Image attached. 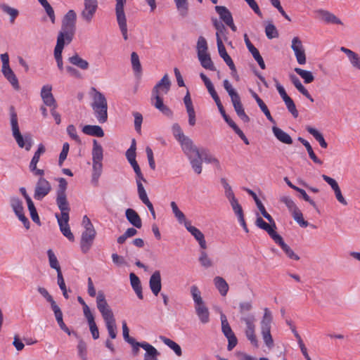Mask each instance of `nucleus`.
<instances>
[{
  "instance_id": "nucleus-1",
  "label": "nucleus",
  "mask_w": 360,
  "mask_h": 360,
  "mask_svg": "<svg viewBox=\"0 0 360 360\" xmlns=\"http://www.w3.org/2000/svg\"><path fill=\"white\" fill-rule=\"evenodd\" d=\"M170 86L171 82L169 76L165 74L153 87L150 98L152 105L167 116H171L172 112L163 103L162 96L169 92Z\"/></svg>"
},
{
  "instance_id": "nucleus-2",
  "label": "nucleus",
  "mask_w": 360,
  "mask_h": 360,
  "mask_svg": "<svg viewBox=\"0 0 360 360\" xmlns=\"http://www.w3.org/2000/svg\"><path fill=\"white\" fill-rule=\"evenodd\" d=\"M77 14L75 11L70 10L65 15L61 25V30L57 37L56 45L69 44L72 41L76 32Z\"/></svg>"
},
{
  "instance_id": "nucleus-3",
  "label": "nucleus",
  "mask_w": 360,
  "mask_h": 360,
  "mask_svg": "<svg viewBox=\"0 0 360 360\" xmlns=\"http://www.w3.org/2000/svg\"><path fill=\"white\" fill-rule=\"evenodd\" d=\"M92 103L91 106L94 114L101 124H103L108 120V103L105 96L101 92L97 91L96 88L91 89Z\"/></svg>"
},
{
  "instance_id": "nucleus-4",
  "label": "nucleus",
  "mask_w": 360,
  "mask_h": 360,
  "mask_svg": "<svg viewBox=\"0 0 360 360\" xmlns=\"http://www.w3.org/2000/svg\"><path fill=\"white\" fill-rule=\"evenodd\" d=\"M223 86L231 98V103L237 115L244 122L250 121L249 117L246 115L242 105L240 97L236 89L233 87L228 79H224Z\"/></svg>"
},
{
  "instance_id": "nucleus-5",
  "label": "nucleus",
  "mask_w": 360,
  "mask_h": 360,
  "mask_svg": "<svg viewBox=\"0 0 360 360\" xmlns=\"http://www.w3.org/2000/svg\"><path fill=\"white\" fill-rule=\"evenodd\" d=\"M11 124L13 132V136L15 139L18 146L21 148H25L29 151L33 144V141L30 135L22 136L19 129L18 117L14 110L11 112Z\"/></svg>"
},
{
  "instance_id": "nucleus-6",
  "label": "nucleus",
  "mask_w": 360,
  "mask_h": 360,
  "mask_svg": "<svg viewBox=\"0 0 360 360\" xmlns=\"http://www.w3.org/2000/svg\"><path fill=\"white\" fill-rule=\"evenodd\" d=\"M273 321V316L268 308L264 309V315L260 321L261 333L264 342L269 349L274 347V340L271 335V327Z\"/></svg>"
},
{
  "instance_id": "nucleus-7",
  "label": "nucleus",
  "mask_w": 360,
  "mask_h": 360,
  "mask_svg": "<svg viewBox=\"0 0 360 360\" xmlns=\"http://www.w3.org/2000/svg\"><path fill=\"white\" fill-rule=\"evenodd\" d=\"M115 12L117 20L124 40L128 39L127 19L124 11V6L126 0H115Z\"/></svg>"
},
{
  "instance_id": "nucleus-8",
  "label": "nucleus",
  "mask_w": 360,
  "mask_h": 360,
  "mask_svg": "<svg viewBox=\"0 0 360 360\" xmlns=\"http://www.w3.org/2000/svg\"><path fill=\"white\" fill-rule=\"evenodd\" d=\"M98 7L97 0H84V7L80 13V17L86 23H91Z\"/></svg>"
},
{
  "instance_id": "nucleus-9",
  "label": "nucleus",
  "mask_w": 360,
  "mask_h": 360,
  "mask_svg": "<svg viewBox=\"0 0 360 360\" xmlns=\"http://www.w3.org/2000/svg\"><path fill=\"white\" fill-rule=\"evenodd\" d=\"M220 319L221 322V331L228 339L229 342L227 349L229 351H231L237 345V338L234 335L225 314H221Z\"/></svg>"
},
{
  "instance_id": "nucleus-10",
  "label": "nucleus",
  "mask_w": 360,
  "mask_h": 360,
  "mask_svg": "<svg viewBox=\"0 0 360 360\" xmlns=\"http://www.w3.org/2000/svg\"><path fill=\"white\" fill-rule=\"evenodd\" d=\"M96 307L103 319L114 316L113 312L108 304L103 291H98L96 295Z\"/></svg>"
},
{
  "instance_id": "nucleus-11",
  "label": "nucleus",
  "mask_w": 360,
  "mask_h": 360,
  "mask_svg": "<svg viewBox=\"0 0 360 360\" xmlns=\"http://www.w3.org/2000/svg\"><path fill=\"white\" fill-rule=\"evenodd\" d=\"M51 191V185L46 179L40 177L34 187V198L37 200H41Z\"/></svg>"
},
{
  "instance_id": "nucleus-12",
  "label": "nucleus",
  "mask_w": 360,
  "mask_h": 360,
  "mask_svg": "<svg viewBox=\"0 0 360 360\" xmlns=\"http://www.w3.org/2000/svg\"><path fill=\"white\" fill-rule=\"evenodd\" d=\"M316 19L328 24L342 25V22L333 13L324 9H316L314 11Z\"/></svg>"
},
{
  "instance_id": "nucleus-13",
  "label": "nucleus",
  "mask_w": 360,
  "mask_h": 360,
  "mask_svg": "<svg viewBox=\"0 0 360 360\" xmlns=\"http://www.w3.org/2000/svg\"><path fill=\"white\" fill-rule=\"evenodd\" d=\"M291 49L293 50L297 61L300 65L306 63V55L302 41L295 37L292 40Z\"/></svg>"
},
{
  "instance_id": "nucleus-14",
  "label": "nucleus",
  "mask_w": 360,
  "mask_h": 360,
  "mask_svg": "<svg viewBox=\"0 0 360 360\" xmlns=\"http://www.w3.org/2000/svg\"><path fill=\"white\" fill-rule=\"evenodd\" d=\"M96 235L95 229L84 230L82 233L80 247L82 252L86 253L91 248Z\"/></svg>"
},
{
  "instance_id": "nucleus-15",
  "label": "nucleus",
  "mask_w": 360,
  "mask_h": 360,
  "mask_svg": "<svg viewBox=\"0 0 360 360\" xmlns=\"http://www.w3.org/2000/svg\"><path fill=\"white\" fill-rule=\"evenodd\" d=\"M56 202L60 211L59 218H63L64 219L69 218L70 206L68 200L67 195H56Z\"/></svg>"
},
{
  "instance_id": "nucleus-16",
  "label": "nucleus",
  "mask_w": 360,
  "mask_h": 360,
  "mask_svg": "<svg viewBox=\"0 0 360 360\" xmlns=\"http://www.w3.org/2000/svg\"><path fill=\"white\" fill-rule=\"evenodd\" d=\"M52 86L50 84H46L42 86L41 90V97L44 103L51 108H56L57 103L56 99L53 97V94L51 93Z\"/></svg>"
},
{
  "instance_id": "nucleus-17",
  "label": "nucleus",
  "mask_w": 360,
  "mask_h": 360,
  "mask_svg": "<svg viewBox=\"0 0 360 360\" xmlns=\"http://www.w3.org/2000/svg\"><path fill=\"white\" fill-rule=\"evenodd\" d=\"M181 148L187 157L195 155V157H200V150L194 145L193 141L188 136L179 141Z\"/></svg>"
},
{
  "instance_id": "nucleus-18",
  "label": "nucleus",
  "mask_w": 360,
  "mask_h": 360,
  "mask_svg": "<svg viewBox=\"0 0 360 360\" xmlns=\"http://www.w3.org/2000/svg\"><path fill=\"white\" fill-rule=\"evenodd\" d=\"M186 230L195 238V239L198 242L200 247L202 250H205L207 248V243L205 239L204 234L201 232L200 229L191 225V222H185V226Z\"/></svg>"
},
{
  "instance_id": "nucleus-19",
  "label": "nucleus",
  "mask_w": 360,
  "mask_h": 360,
  "mask_svg": "<svg viewBox=\"0 0 360 360\" xmlns=\"http://www.w3.org/2000/svg\"><path fill=\"white\" fill-rule=\"evenodd\" d=\"M216 37H217V48H218V51H219V56L224 59V62L229 67L231 70H233L236 73L235 65H234L231 58L227 53L225 46L223 44V42L220 38V36H219L218 32L216 33Z\"/></svg>"
},
{
  "instance_id": "nucleus-20",
  "label": "nucleus",
  "mask_w": 360,
  "mask_h": 360,
  "mask_svg": "<svg viewBox=\"0 0 360 360\" xmlns=\"http://www.w3.org/2000/svg\"><path fill=\"white\" fill-rule=\"evenodd\" d=\"M255 224L259 229L266 231L273 240L276 239V237L279 236L276 231V226L274 221L272 223L267 224L261 217H258L256 219Z\"/></svg>"
},
{
  "instance_id": "nucleus-21",
  "label": "nucleus",
  "mask_w": 360,
  "mask_h": 360,
  "mask_svg": "<svg viewBox=\"0 0 360 360\" xmlns=\"http://www.w3.org/2000/svg\"><path fill=\"white\" fill-rule=\"evenodd\" d=\"M149 286L151 292L157 296L162 289L161 283V274L160 271L157 270L153 272L149 279Z\"/></svg>"
},
{
  "instance_id": "nucleus-22",
  "label": "nucleus",
  "mask_w": 360,
  "mask_h": 360,
  "mask_svg": "<svg viewBox=\"0 0 360 360\" xmlns=\"http://www.w3.org/2000/svg\"><path fill=\"white\" fill-rule=\"evenodd\" d=\"M55 217L57 219L60 230L63 235L65 236L69 240L74 241L75 237L72 233L71 232L70 226L68 224L70 217L67 218V219H64L63 218H59V214L58 213L55 214Z\"/></svg>"
},
{
  "instance_id": "nucleus-23",
  "label": "nucleus",
  "mask_w": 360,
  "mask_h": 360,
  "mask_svg": "<svg viewBox=\"0 0 360 360\" xmlns=\"http://www.w3.org/2000/svg\"><path fill=\"white\" fill-rule=\"evenodd\" d=\"M274 241L281 247L288 257L295 261H298L300 259V257L284 242L283 238L280 235L278 237H276V239Z\"/></svg>"
},
{
  "instance_id": "nucleus-24",
  "label": "nucleus",
  "mask_w": 360,
  "mask_h": 360,
  "mask_svg": "<svg viewBox=\"0 0 360 360\" xmlns=\"http://www.w3.org/2000/svg\"><path fill=\"white\" fill-rule=\"evenodd\" d=\"M1 72L4 77L11 84L13 89L18 91L20 90V87L18 83V79L11 67L1 68Z\"/></svg>"
},
{
  "instance_id": "nucleus-25",
  "label": "nucleus",
  "mask_w": 360,
  "mask_h": 360,
  "mask_svg": "<svg viewBox=\"0 0 360 360\" xmlns=\"http://www.w3.org/2000/svg\"><path fill=\"white\" fill-rule=\"evenodd\" d=\"M125 215L128 221L137 229H140L142 226V221L140 216L133 209L128 208L126 210Z\"/></svg>"
},
{
  "instance_id": "nucleus-26",
  "label": "nucleus",
  "mask_w": 360,
  "mask_h": 360,
  "mask_svg": "<svg viewBox=\"0 0 360 360\" xmlns=\"http://www.w3.org/2000/svg\"><path fill=\"white\" fill-rule=\"evenodd\" d=\"M195 310L202 323L205 324L210 321V311L205 304L195 306Z\"/></svg>"
},
{
  "instance_id": "nucleus-27",
  "label": "nucleus",
  "mask_w": 360,
  "mask_h": 360,
  "mask_svg": "<svg viewBox=\"0 0 360 360\" xmlns=\"http://www.w3.org/2000/svg\"><path fill=\"white\" fill-rule=\"evenodd\" d=\"M272 131L279 141L285 144H291L292 143V139L290 136L276 126L272 127Z\"/></svg>"
},
{
  "instance_id": "nucleus-28",
  "label": "nucleus",
  "mask_w": 360,
  "mask_h": 360,
  "mask_svg": "<svg viewBox=\"0 0 360 360\" xmlns=\"http://www.w3.org/2000/svg\"><path fill=\"white\" fill-rule=\"evenodd\" d=\"M340 51L347 55L350 63L354 68L360 70V57L357 53L345 47H341Z\"/></svg>"
},
{
  "instance_id": "nucleus-29",
  "label": "nucleus",
  "mask_w": 360,
  "mask_h": 360,
  "mask_svg": "<svg viewBox=\"0 0 360 360\" xmlns=\"http://www.w3.org/2000/svg\"><path fill=\"white\" fill-rule=\"evenodd\" d=\"M215 288L221 296H226L229 291V285L225 279L221 276H216L213 280Z\"/></svg>"
},
{
  "instance_id": "nucleus-30",
  "label": "nucleus",
  "mask_w": 360,
  "mask_h": 360,
  "mask_svg": "<svg viewBox=\"0 0 360 360\" xmlns=\"http://www.w3.org/2000/svg\"><path fill=\"white\" fill-rule=\"evenodd\" d=\"M82 132L86 135L96 137L104 136L103 129L98 125H85L82 129Z\"/></svg>"
},
{
  "instance_id": "nucleus-31",
  "label": "nucleus",
  "mask_w": 360,
  "mask_h": 360,
  "mask_svg": "<svg viewBox=\"0 0 360 360\" xmlns=\"http://www.w3.org/2000/svg\"><path fill=\"white\" fill-rule=\"evenodd\" d=\"M130 283L131 287L134 292H136L137 297L142 300L143 299V293H142V287L141 285V281L139 278L134 273H131L129 274Z\"/></svg>"
},
{
  "instance_id": "nucleus-32",
  "label": "nucleus",
  "mask_w": 360,
  "mask_h": 360,
  "mask_svg": "<svg viewBox=\"0 0 360 360\" xmlns=\"http://www.w3.org/2000/svg\"><path fill=\"white\" fill-rule=\"evenodd\" d=\"M290 80L296 89L305 97H307L311 102H314V98L309 94V91L306 89V88L302 85L300 79L294 75H290Z\"/></svg>"
},
{
  "instance_id": "nucleus-33",
  "label": "nucleus",
  "mask_w": 360,
  "mask_h": 360,
  "mask_svg": "<svg viewBox=\"0 0 360 360\" xmlns=\"http://www.w3.org/2000/svg\"><path fill=\"white\" fill-rule=\"evenodd\" d=\"M103 159V149L102 146L96 141H93L92 162H102Z\"/></svg>"
},
{
  "instance_id": "nucleus-34",
  "label": "nucleus",
  "mask_w": 360,
  "mask_h": 360,
  "mask_svg": "<svg viewBox=\"0 0 360 360\" xmlns=\"http://www.w3.org/2000/svg\"><path fill=\"white\" fill-rule=\"evenodd\" d=\"M68 61L72 65H75L83 70H87L89 67L88 61L81 58L77 53L70 57L68 58Z\"/></svg>"
},
{
  "instance_id": "nucleus-35",
  "label": "nucleus",
  "mask_w": 360,
  "mask_h": 360,
  "mask_svg": "<svg viewBox=\"0 0 360 360\" xmlns=\"http://www.w3.org/2000/svg\"><path fill=\"white\" fill-rule=\"evenodd\" d=\"M142 348L146 350L144 360H158L157 356L159 355L158 350L150 344H143Z\"/></svg>"
},
{
  "instance_id": "nucleus-36",
  "label": "nucleus",
  "mask_w": 360,
  "mask_h": 360,
  "mask_svg": "<svg viewBox=\"0 0 360 360\" xmlns=\"http://www.w3.org/2000/svg\"><path fill=\"white\" fill-rule=\"evenodd\" d=\"M306 130L314 136L322 148H326L328 147V143L325 141L323 136L317 129L312 127L307 126Z\"/></svg>"
},
{
  "instance_id": "nucleus-37",
  "label": "nucleus",
  "mask_w": 360,
  "mask_h": 360,
  "mask_svg": "<svg viewBox=\"0 0 360 360\" xmlns=\"http://www.w3.org/2000/svg\"><path fill=\"white\" fill-rule=\"evenodd\" d=\"M297 139L299 141H300L304 146V147L306 148V149L308 152V154H309L310 158L313 160V162L316 164L321 165L323 164V161L317 158V156L314 153L310 143L307 140L304 139L302 137H299Z\"/></svg>"
},
{
  "instance_id": "nucleus-38",
  "label": "nucleus",
  "mask_w": 360,
  "mask_h": 360,
  "mask_svg": "<svg viewBox=\"0 0 360 360\" xmlns=\"http://www.w3.org/2000/svg\"><path fill=\"white\" fill-rule=\"evenodd\" d=\"M92 163H93V166H92L93 171H92L91 181L95 185H97L98 179L102 174L103 164H102V162H98V161L92 162Z\"/></svg>"
},
{
  "instance_id": "nucleus-39",
  "label": "nucleus",
  "mask_w": 360,
  "mask_h": 360,
  "mask_svg": "<svg viewBox=\"0 0 360 360\" xmlns=\"http://www.w3.org/2000/svg\"><path fill=\"white\" fill-rule=\"evenodd\" d=\"M215 10L219 14L220 18L226 23L231 22L233 20L231 12L225 7L222 6H216Z\"/></svg>"
},
{
  "instance_id": "nucleus-40",
  "label": "nucleus",
  "mask_w": 360,
  "mask_h": 360,
  "mask_svg": "<svg viewBox=\"0 0 360 360\" xmlns=\"http://www.w3.org/2000/svg\"><path fill=\"white\" fill-rule=\"evenodd\" d=\"M198 60L200 62L201 65L207 69L212 71L216 70L213 62L211 60V57L209 53L202 54L198 56Z\"/></svg>"
},
{
  "instance_id": "nucleus-41",
  "label": "nucleus",
  "mask_w": 360,
  "mask_h": 360,
  "mask_svg": "<svg viewBox=\"0 0 360 360\" xmlns=\"http://www.w3.org/2000/svg\"><path fill=\"white\" fill-rule=\"evenodd\" d=\"M103 320L105 323L109 336L112 339L116 338V337H117V332H116L117 326H116V323H115V317L113 316V317L108 318V319H103Z\"/></svg>"
},
{
  "instance_id": "nucleus-42",
  "label": "nucleus",
  "mask_w": 360,
  "mask_h": 360,
  "mask_svg": "<svg viewBox=\"0 0 360 360\" xmlns=\"http://www.w3.org/2000/svg\"><path fill=\"white\" fill-rule=\"evenodd\" d=\"M0 8L2 11L10 16V22L11 24L14 23L15 18L19 15V11L18 9L12 8L7 4H2L0 5Z\"/></svg>"
},
{
  "instance_id": "nucleus-43",
  "label": "nucleus",
  "mask_w": 360,
  "mask_h": 360,
  "mask_svg": "<svg viewBox=\"0 0 360 360\" xmlns=\"http://www.w3.org/2000/svg\"><path fill=\"white\" fill-rule=\"evenodd\" d=\"M170 206L174 217L180 224L185 225V222H190V221L186 219L184 214L179 209L177 204L174 201L171 202Z\"/></svg>"
},
{
  "instance_id": "nucleus-44",
  "label": "nucleus",
  "mask_w": 360,
  "mask_h": 360,
  "mask_svg": "<svg viewBox=\"0 0 360 360\" xmlns=\"http://www.w3.org/2000/svg\"><path fill=\"white\" fill-rule=\"evenodd\" d=\"M190 160V163L194 172L200 174L202 172V160L201 155L200 154V157H195V155H193L190 157H188Z\"/></svg>"
},
{
  "instance_id": "nucleus-45",
  "label": "nucleus",
  "mask_w": 360,
  "mask_h": 360,
  "mask_svg": "<svg viewBox=\"0 0 360 360\" xmlns=\"http://www.w3.org/2000/svg\"><path fill=\"white\" fill-rule=\"evenodd\" d=\"M160 339L169 348H171L174 353L178 356H181L182 355V351L181 347L174 342L173 340L165 337V336H160Z\"/></svg>"
},
{
  "instance_id": "nucleus-46",
  "label": "nucleus",
  "mask_w": 360,
  "mask_h": 360,
  "mask_svg": "<svg viewBox=\"0 0 360 360\" xmlns=\"http://www.w3.org/2000/svg\"><path fill=\"white\" fill-rule=\"evenodd\" d=\"M190 290L195 306H199L202 304H205L201 297V292L198 286L195 285H192L190 288Z\"/></svg>"
},
{
  "instance_id": "nucleus-47",
  "label": "nucleus",
  "mask_w": 360,
  "mask_h": 360,
  "mask_svg": "<svg viewBox=\"0 0 360 360\" xmlns=\"http://www.w3.org/2000/svg\"><path fill=\"white\" fill-rule=\"evenodd\" d=\"M87 320L89 329L91 331V333L92 335V337L94 340H97L99 338V331L98 329V327L96 324V322L94 321V316L93 314H91L86 317H85Z\"/></svg>"
},
{
  "instance_id": "nucleus-48",
  "label": "nucleus",
  "mask_w": 360,
  "mask_h": 360,
  "mask_svg": "<svg viewBox=\"0 0 360 360\" xmlns=\"http://www.w3.org/2000/svg\"><path fill=\"white\" fill-rule=\"evenodd\" d=\"M64 49L63 46L56 45L54 49V58L57 63V66L60 71H63L64 69L63 63V57L62 52Z\"/></svg>"
},
{
  "instance_id": "nucleus-49",
  "label": "nucleus",
  "mask_w": 360,
  "mask_h": 360,
  "mask_svg": "<svg viewBox=\"0 0 360 360\" xmlns=\"http://www.w3.org/2000/svg\"><path fill=\"white\" fill-rule=\"evenodd\" d=\"M295 71L304 79L306 84H309L314 80V77L310 71L302 70L299 68H295Z\"/></svg>"
},
{
  "instance_id": "nucleus-50",
  "label": "nucleus",
  "mask_w": 360,
  "mask_h": 360,
  "mask_svg": "<svg viewBox=\"0 0 360 360\" xmlns=\"http://www.w3.org/2000/svg\"><path fill=\"white\" fill-rule=\"evenodd\" d=\"M10 203L15 214L23 212L22 202L19 198L12 197L10 200Z\"/></svg>"
},
{
  "instance_id": "nucleus-51",
  "label": "nucleus",
  "mask_w": 360,
  "mask_h": 360,
  "mask_svg": "<svg viewBox=\"0 0 360 360\" xmlns=\"http://www.w3.org/2000/svg\"><path fill=\"white\" fill-rule=\"evenodd\" d=\"M131 63L134 72L136 74L140 75L141 73L142 68L139 57L136 52H132L131 54Z\"/></svg>"
},
{
  "instance_id": "nucleus-52",
  "label": "nucleus",
  "mask_w": 360,
  "mask_h": 360,
  "mask_svg": "<svg viewBox=\"0 0 360 360\" xmlns=\"http://www.w3.org/2000/svg\"><path fill=\"white\" fill-rule=\"evenodd\" d=\"M199 262L200 264L206 269L210 268L214 265L212 259L208 256L205 250L200 251Z\"/></svg>"
},
{
  "instance_id": "nucleus-53",
  "label": "nucleus",
  "mask_w": 360,
  "mask_h": 360,
  "mask_svg": "<svg viewBox=\"0 0 360 360\" xmlns=\"http://www.w3.org/2000/svg\"><path fill=\"white\" fill-rule=\"evenodd\" d=\"M221 183L224 189V195L228 199V200L231 201V200L236 199V198L233 191V189H232L231 186L229 184L227 181L225 179L222 178L221 179Z\"/></svg>"
},
{
  "instance_id": "nucleus-54",
  "label": "nucleus",
  "mask_w": 360,
  "mask_h": 360,
  "mask_svg": "<svg viewBox=\"0 0 360 360\" xmlns=\"http://www.w3.org/2000/svg\"><path fill=\"white\" fill-rule=\"evenodd\" d=\"M47 255L49 257L50 266L52 269H54L56 270L57 275H58L59 274V272H61V270H60V266L59 265V263H58L56 256L55 255V254L53 253V252L51 250H49L47 251Z\"/></svg>"
},
{
  "instance_id": "nucleus-55",
  "label": "nucleus",
  "mask_w": 360,
  "mask_h": 360,
  "mask_svg": "<svg viewBox=\"0 0 360 360\" xmlns=\"http://www.w3.org/2000/svg\"><path fill=\"white\" fill-rule=\"evenodd\" d=\"M196 49L198 52V56L202 54L208 53L207 41L203 37L200 36L198 37Z\"/></svg>"
},
{
  "instance_id": "nucleus-56",
  "label": "nucleus",
  "mask_w": 360,
  "mask_h": 360,
  "mask_svg": "<svg viewBox=\"0 0 360 360\" xmlns=\"http://www.w3.org/2000/svg\"><path fill=\"white\" fill-rule=\"evenodd\" d=\"M202 161L207 163L214 164L216 166H219V161L213 155L210 154L205 149H202L200 151Z\"/></svg>"
},
{
  "instance_id": "nucleus-57",
  "label": "nucleus",
  "mask_w": 360,
  "mask_h": 360,
  "mask_svg": "<svg viewBox=\"0 0 360 360\" xmlns=\"http://www.w3.org/2000/svg\"><path fill=\"white\" fill-rule=\"evenodd\" d=\"M178 11L182 16H186L188 13V0H174Z\"/></svg>"
},
{
  "instance_id": "nucleus-58",
  "label": "nucleus",
  "mask_w": 360,
  "mask_h": 360,
  "mask_svg": "<svg viewBox=\"0 0 360 360\" xmlns=\"http://www.w3.org/2000/svg\"><path fill=\"white\" fill-rule=\"evenodd\" d=\"M229 202L231 206L233 212L237 216L238 219L244 216L243 208L241 205L239 204L237 198Z\"/></svg>"
},
{
  "instance_id": "nucleus-59",
  "label": "nucleus",
  "mask_w": 360,
  "mask_h": 360,
  "mask_svg": "<svg viewBox=\"0 0 360 360\" xmlns=\"http://www.w3.org/2000/svg\"><path fill=\"white\" fill-rule=\"evenodd\" d=\"M51 309L54 312L56 319L57 323L59 325L60 328H65V324L63 321V313H62L60 307L56 304V305L52 307Z\"/></svg>"
},
{
  "instance_id": "nucleus-60",
  "label": "nucleus",
  "mask_w": 360,
  "mask_h": 360,
  "mask_svg": "<svg viewBox=\"0 0 360 360\" xmlns=\"http://www.w3.org/2000/svg\"><path fill=\"white\" fill-rule=\"evenodd\" d=\"M283 101L286 105L287 109L292 114V115L295 118L297 117L299 115V113H298V111L296 108L295 104L294 101H292V99L290 97L289 98H288Z\"/></svg>"
},
{
  "instance_id": "nucleus-61",
  "label": "nucleus",
  "mask_w": 360,
  "mask_h": 360,
  "mask_svg": "<svg viewBox=\"0 0 360 360\" xmlns=\"http://www.w3.org/2000/svg\"><path fill=\"white\" fill-rule=\"evenodd\" d=\"M245 335L248 340L251 342V344L255 346H258V340L255 335V328H245Z\"/></svg>"
},
{
  "instance_id": "nucleus-62",
  "label": "nucleus",
  "mask_w": 360,
  "mask_h": 360,
  "mask_svg": "<svg viewBox=\"0 0 360 360\" xmlns=\"http://www.w3.org/2000/svg\"><path fill=\"white\" fill-rule=\"evenodd\" d=\"M265 33L267 38L271 39L278 37V32L272 23H269L265 27Z\"/></svg>"
},
{
  "instance_id": "nucleus-63",
  "label": "nucleus",
  "mask_w": 360,
  "mask_h": 360,
  "mask_svg": "<svg viewBox=\"0 0 360 360\" xmlns=\"http://www.w3.org/2000/svg\"><path fill=\"white\" fill-rule=\"evenodd\" d=\"M58 187L56 191V195H67L66 190L68 188V182H67L66 179L61 177L58 179Z\"/></svg>"
},
{
  "instance_id": "nucleus-64",
  "label": "nucleus",
  "mask_w": 360,
  "mask_h": 360,
  "mask_svg": "<svg viewBox=\"0 0 360 360\" xmlns=\"http://www.w3.org/2000/svg\"><path fill=\"white\" fill-rule=\"evenodd\" d=\"M37 291L41 294V296H43L47 302H49L51 304V307H53L56 305V302L54 301L52 296L49 293L48 290L43 288V287H38Z\"/></svg>"
}]
</instances>
